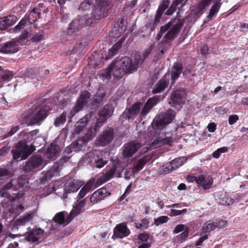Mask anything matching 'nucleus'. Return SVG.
Wrapping results in <instances>:
<instances>
[{"label":"nucleus","instance_id":"nucleus-1","mask_svg":"<svg viewBox=\"0 0 248 248\" xmlns=\"http://www.w3.org/2000/svg\"><path fill=\"white\" fill-rule=\"evenodd\" d=\"M111 0H85L80 5L79 10L86 11L88 10L91 4L93 5V11L90 14V16H87V18L93 20H97L104 16V14L108 11L109 8Z\"/></svg>","mask_w":248,"mask_h":248},{"label":"nucleus","instance_id":"nucleus-2","mask_svg":"<svg viewBox=\"0 0 248 248\" xmlns=\"http://www.w3.org/2000/svg\"><path fill=\"white\" fill-rule=\"evenodd\" d=\"M87 16H88L84 15L74 19L69 24L67 32L63 33L62 40L66 41L74 39L76 35V32L79 30L82 25H92L93 21L90 18H87Z\"/></svg>","mask_w":248,"mask_h":248},{"label":"nucleus","instance_id":"nucleus-3","mask_svg":"<svg viewBox=\"0 0 248 248\" xmlns=\"http://www.w3.org/2000/svg\"><path fill=\"white\" fill-rule=\"evenodd\" d=\"M183 23L178 18H175L169 22L167 24L162 26L160 28V32L157 35L159 40L162 34L167 31L165 35V38L168 40H170L176 38L180 32Z\"/></svg>","mask_w":248,"mask_h":248},{"label":"nucleus","instance_id":"nucleus-4","mask_svg":"<svg viewBox=\"0 0 248 248\" xmlns=\"http://www.w3.org/2000/svg\"><path fill=\"white\" fill-rule=\"evenodd\" d=\"M35 142L29 144L28 142L18 141L12 150L13 158L17 161L26 159L35 150Z\"/></svg>","mask_w":248,"mask_h":248},{"label":"nucleus","instance_id":"nucleus-5","mask_svg":"<svg viewBox=\"0 0 248 248\" xmlns=\"http://www.w3.org/2000/svg\"><path fill=\"white\" fill-rule=\"evenodd\" d=\"M119 62L118 60L114 61L100 74V76L107 79L110 78L111 75L116 78H122L126 73L122 65H118Z\"/></svg>","mask_w":248,"mask_h":248},{"label":"nucleus","instance_id":"nucleus-6","mask_svg":"<svg viewBox=\"0 0 248 248\" xmlns=\"http://www.w3.org/2000/svg\"><path fill=\"white\" fill-rule=\"evenodd\" d=\"M118 65H122L126 73H132L137 71L140 64L143 62L141 56L140 54L135 55L134 61L128 57H124L120 60Z\"/></svg>","mask_w":248,"mask_h":248},{"label":"nucleus","instance_id":"nucleus-7","mask_svg":"<svg viewBox=\"0 0 248 248\" xmlns=\"http://www.w3.org/2000/svg\"><path fill=\"white\" fill-rule=\"evenodd\" d=\"M43 162L44 159L41 156L39 155H32L23 166V170L27 173L33 171L42 166Z\"/></svg>","mask_w":248,"mask_h":248},{"label":"nucleus","instance_id":"nucleus-8","mask_svg":"<svg viewBox=\"0 0 248 248\" xmlns=\"http://www.w3.org/2000/svg\"><path fill=\"white\" fill-rule=\"evenodd\" d=\"M114 108L111 105H106L99 112V118L95 125V130H99L102 124L109 118L113 112Z\"/></svg>","mask_w":248,"mask_h":248},{"label":"nucleus","instance_id":"nucleus-9","mask_svg":"<svg viewBox=\"0 0 248 248\" xmlns=\"http://www.w3.org/2000/svg\"><path fill=\"white\" fill-rule=\"evenodd\" d=\"M118 164H115L110 167L106 172L105 174L102 175L96 182L95 186H98L101 184L105 183L109 179H111L113 175L116 172V177H121V172L118 170Z\"/></svg>","mask_w":248,"mask_h":248},{"label":"nucleus","instance_id":"nucleus-10","mask_svg":"<svg viewBox=\"0 0 248 248\" xmlns=\"http://www.w3.org/2000/svg\"><path fill=\"white\" fill-rule=\"evenodd\" d=\"M186 92L184 89H177L173 91L170 99L169 103L175 106L176 104H184L186 101Z\"/></svg>","mask_w":248,"mask_h":248},{"label":"nucleus","instance_id":"nucleus-11","mask_svg":"<svg viewBox=\"0 0 248 248\" xmlns=\"http://www.w3.org/2000/svg\"><path fill=\"white\" fill-rule=\"evenodd\" d=\"M90 96V93L87 91L83 92L81 93L77 101L75 107L74 109L71 111L72 117L74 116L76 113L81 110L84 106H86Z\"/></svg>","mask_w":248,"mask_h":248},{"label":"nucleus","instance_id":"nucleus-12","mask_svg":"<svg viewBox=\"0 0 248 248\" xmlns=\"http://www.w3.org/2000/svg\"><path fill=\"white\" fill-rule=\"evenodd\" d=\"M173 142L172 138L162 135L157 137L154 141L150 144V149H157L164 145H171Z\"/></svg>","mask_w":248,"mask_h":248},{"label":"nucleus","instance_id":"nucleus-13","mask_svg":"<svg viewBox=\"0 0 248 248\" xmlns=\"http://www.w3.org/2000/svg\"><path fill=\"white\" fill-rule=\"evenodd\" d=\"M141 147L140 143L134 141L125 144L123 152L124 157L125 158L132 156Z\"/></svg>","mask_w":248,"mask_h":248},{"label":"nucleus","instance_id":"nucleus-14","mask_svg":"<svg viewBox=\"0 0 248 248\" xmlns=\"http://www.w3.org/2000/svg\"><path fill=\"white\" fill-rule=\"evenodd\" d=\"M114 138V132L113 129L109 128L103 131L99 136L98 140V144L100 146H105L110 143Z\"/></svg>","mask_w":248,"mask_h":248},{"label":"nucleus","instance_id":"nucleus-15","mask_svg":"<svg viewBox=\"0 0 248 248\" xmlns=\"http://www.w3.org/2000/svg\"><path fill=\"white\" fill-rule=\"evenodd\" d=\"M104 96V93H97L96 95H94L91 102L87 106V107L92 110V112L96 111L98 107L103 104Z\"/></svg>","mask_w":248,"mask_h":248},{"label":"nucleus","instance_id":"nucleus-16","mask_svg":"<svg viewBox=\"0 0 248 248\" xmlns=\"http://www.w3.org/2000/svg\"><path fill=\"white\" fill-rule=\"evenodd\" d=\"M47 111L48 110L46 108L40 109L30 119L28 125H32L39 124L46 118L47 115Z\"/></svg>","mask_w":248,"mask_h":248},{"label":"nucleus","instance_id":"nucleus-17","mask_svg":"<svg viewBox=\"0 0 248 248\" xmlns=\"http://www.w3.org/2000/svg\"><path fill=\"white\" fill-rule=\"evenodd\" d=\"M87 155L89 157L93 156V160L96 168H101L107 163V161L104 159L102 154L99 150H94L89 153Z\"/></svg>","mask_w":248,"mask_h":248},{"label":"nucleus","instance_id":"nucleus-18","mask_svg":"<svg viewBox=\"0 0 248 248\" xmlns=\"http://www.w3.org/2000/svg\"><path fill=\"white\" fill-rule=\"evenodd\" d=\"M130 233L129 229L124 223L118 224L114 229V235L117 238H122Z\"/></svg>","mask_w":248,"mask_h":248},{"label":"nucleus","instance_id":"nucleus-19","mask_svg":"<svg viewBox=\"0 0 248 248\" xmlns=\"http://www.w3.org/2000/svg\"><path fill=\"white\" fill-rule=\"evenodd\" d=\"M85 203V200H83L76 203L73 206V208L71 211L68 218H67V224L69 223L76 216L78 215L84 211V206Z\"/></svg>","mask_w":248,"mask_h":248},{"label":"nucleus","instance_id":"nucleus-20","mask_svg":"<svg viewBox=\"0 0 248 248\" xmlns=\"http://www.w3.org/2000/svg\"><path fill=\"white\" fill-rule=\"evenodd\" d=\"M159 101V97L157 96H154L148 99L141 110L140 114V116H145L153 106L155 105Z\"/></svg>","mask_w":248,"mask_h":248},{"label":"nucleus","instance_id":"nucleus-21","mask_svg":"<svg viewBox=\"0 0 248 248\" xmlns=\"http://www.w3.org/2000/svg\"><path fill=\"white\" fill-rule=\"evenodd\" d=\"M212 178L209 175L204 176L203 174H200L198 177V186H202L204 190L210 189L213 184Z\"/></svg>","mask_w":248,"mask_h":248},{"label":"nucleus","instance_id":"nucleus-22","mask_svg":"<svg viewBox=\"0 0 248 248\" xmlns=\"http://www.w3.org/2000/svg\"><path fill=\"white\" fill-rule=\"evenodd\" d=\"M215 200L219 204L222 205H230L233 203V199L226 196L225 193L218 192L215 193Z\"/></svg>","mask_w":248,"mask_h":248},{"label":"nucleus","instance_id":"nucleus-23","mask_svg":"<svg viewBox=\"0 0 248 248\" xmlns=\"http://www.w3.org/2000/svg\"><path fill=\"white\" fill-rule=\"evenodd\" d=\"M60 148L55 143H52L47 148L45 154L47 158L54 159L59 155Z\"/></svg>","mask_w":248,"mask_h":248},{"label":"nucleus","instance_id":"nucleus-24","mask_svg":"<svg viewBox=\"0 0 248 248\" xmlns=\"http://www.w3.org/2000/svg\"><path fill=\"white\" fill-rule=\"evenodd\" d=\"M44 233V231L40 228L33 230L28 234L27 239L29 242H38L42 239Z\"/></svg>","mask_w":248,"mask_h":248},{"label":"nucleus","instance_id":"nucleus-25","mask_svg":"<svg viewBox=\"0 0 248 248\" xmlns=\"http://www.w3.org/2000/svg\"><path fill=\"white\" fill-rule=\"evenodd\" d=\"M107 191L105 188H100L95 191L90 198V202L96 203L102 200L107 196Z\"/></svg>","mask_w":248,"mask_h":248},{"label":"nucleus","instance_id":"nucleus-26","mask_svg":"<svg viewBox=\"0 0 248 248\" xmlns=\"http://www.w3.org/2000/svg\"><path fill=\"white\" fill-rule=\"evenodd\" d=\"M212 0H202L196 6H193L192 12L196 16L201 15L206 7L211 4Z\"/></svg>","mask_w":248,"mask_h":248},{"label":"nucleus","instance_id":"nucleus-27","mask_svg":"<svg viewBox=\"0 0 248 248\" xmlns=\"http://www.w3.org/2000/svg\"><path fill=\"white\" fill-rule=\"evenodd\" d=\"M16 20L14 16H9L0 18V29L4 30L13 25Z\"/></svg>","mask_w":248,"mask_h":248},{"label":"nucleus","instance_id":"nucleus-28","mask_svg":"<svg viewBox=\"0 0 248 248\" xmlns=\"http://www.w3.org/2000/svg\"><path fill=\"white\" fill-rule=\"evenodd\" d=\"M151 158L150 155H145L140 159L136 164L133 166L132 173H135L141 170L144 165L151 159Z\"/></svg>","mask_w":248,"mask_h":248},{"label":"nucleus","instance_id":"nucleus-29","mask_svg":"<svg viewBox=\"0 0 248 248\" xmlns=\"http://www.w3.org/2000/svg\"><path fill=\"white\" fill-rule=\"evenodd\" d=\"M167 76V75H165L163 78L160 79L155 86L153 90L154 93L161 92L165 90L169 83Z\"/></svg>","mask_w":248,"mask_h":248},{"label":"nucleus","instance_id":"nucleus-30","mask_svg":"<svg viewBox=\"0 0 248 248\" xmlns=\"http://www.w3.org/2000/svg\"><path fill=\"white\" fill-rule=\"evenodd\" d=\"M81 184L80 182L74 180L70 182L65 184V189L67 192H74L77 191L80 187Z\"/></svg>","mask_w":248,"mask_h":248},{"label":"nucleus","instance_id":"nucleus-31","mask_svg":"<svg viewBox=\"0 0 248 248\" xmlns=\"http://www.w3.org/2000/svg\"><path fill=\"white\" fill-rule=\"evenodd\" d=\"M183 66L181 64H175L171 69V82L173 84L182 73Z\"/></svg>","mask_w":248,"mask_h":248},{"label":"nucleus","instance_id":"nucleus-32","mask_svg":"<svg viewBox=\"0 0 248 248\" xmlns=\"http://www.w3.org/2000/svg\"><path fill=\"white\" fill-rule=\"evenodd\" d=\"M167 125L166 122L163 120V117L160 114L154 119L152 124L153 128L155 130L162 129Z\"/></svg>","mask_w":248,"mask_h":248},{"label":"nucleus","instance_id":"nucleus-33","mask_svg":"<svg viewBox=\"0 0 248 248\" xmlns=\"http://www.w3.org/2000/svg\"><path fill=\"white\" fill-rule=\"evenodd\" d=\"M33 216V214H27L20 216L16 220L15 224L16 226L25 225L26 223L32 221Z\"/></svg>","mask_w":248,"mask_h":248},{"label":"nucleus","instance_id":"nucleus-34","mask_svg":"<svg viewBox=\"0 0 248 248\" xmlns=\"http://www.w3.org/2000/svg\"><path fill=\"white\" fill-rule=\"evenodd\" d=\"M160 115L163 117V120L168 124L174 119L176 114L174 110L169 109L166 112L160 113Z\"/></svg>","mask_w":248,"mask_h":248},{"label":"nucleus","instance_id":"nucleus-35","mask_svg":"<svg viewBox=\"0 0 248 248\" xmlns=\"http://www.w3.org/2000/svg\"><path fill=\"white\" fill-rule=\"evenodd\" d=\"M17 51V48L14 43L8 42L1 48V51L5 53H13Z\"/></svg>","mask_w":248,"mask_h":248},{"label":"nucleus","instance_id":"nucleus-36","mask_svg":"<svg viewBox=\"0 0 248 248\" xmlns=\"http://www.w3.org/2000/svg\"><path fill=\"white\" fill-rule=\"evenodd\" d=\"M87 125V119L83 118L81 119L76 124L75 132L77 133H80L86 129Z\"/></svg>","mask_w":248,"mask_h":248},{"label":"nucleus","instance_id":"nucleus-37","mask_svg":"<svg viewBox=\"0 0 248 248\" xmlns=\"http://www.w3.org/2000/svg\"><path fill=\"white\" fill-rule=\"evenodd\" d=\"M41 9L37 7L34 8L29 14L28 20L31 23L35 22L39 17Z\"/></svg>","mask_w":248,"mask_h":248},{"label":"nucleus","instance_id":"nucleus-38","mask_svg":"<svg viewBox=\"0 0 248 248\" xmlns=\"http://www.w3.org/2000/svg\"><path fill=\"white\" fill-rule=\"evenodd\" d=\"M123 42V40L121 39L112 46L111 48L108 50V56L107 57L106 59H110L116 54L117 51L121 47Z\"/></svg>","mask_w":248,"mask_h":248},{"label":"nucleus","instance_id":"nucleus-39","mask_svg":"<svg viewBox=\"0 0 248 248\" xmlns=\"http://www.w3.org/2000/svg\"><path fill=\"white\" fill-rule=\"evenodd\" d=\"M141 106H142V104L141 103H137L133 105L132 107L128 110V118L130 119L131 117L138 113Z\"/></svg>","mask_w":248,"mask_h":248},{"label":"nucleus","instance_id":"nucleus-40","mask_svg":"<svg viewBox=\"0 0 248 248\" xmlns=\"http://www.w3.org/2000/svg\"><path fill=\"white\" fill-rule=\"evenodd\" d=\"M187 160L186 157H180L179 158H175L173 160L170 162V163L172 165L174 170L179 168L182 166L185 162Z\"/></svg>","mask_w":248,"mask_h":248},{"label":"nucleus","instance_id":"nucleus-41","mask_svg":"<svg viewBox=\"0 0 248 248\" xmlns=\"http://www.w3.org/2000/svg\"><path fill=\"white\" fill-rule=\"evenodd\" d=\"M84 143L81 140L80 138L78 141L73 142L67 149V150H71V152H77L80 150Z\"/></svg>","mask_w":248,"mask_h":248},{"label":"nucleus","instance_id":"nucleus-42","mask_svg":"<svg viewBox=\"0 0 248 248\" xmlns=\"http://www.w3.org/2000/svg\"><path fill=\"white\" fill-rule=\"evenodd\" d=\"M221 3L218 2H214L213 5L210 11V13L207 17L209 19H211L215 15H216L220 7Z\"/></svg>","mask_w":248,"mask_h":248},{"label":"nucleus","instance_id":"nucleus-43","mask_svg":"<svg viewBox=\"0 0 248 248\" xmlns=\"http://www.w3.org/2000/svg\"><path fill=\"white\" fill-rule=\"evenodd\" d=\"M98 130H95L94 128L93 131L92 128H90L87 131L85 136L80 138L81 140L83 141V142L85 143L88 142L95 135V133Z\"/></svg>","mask_w":248,"mask_h":248},{"label":"nucleus","instance_id":"nucleus-44","mask_svg":"<svg viewBox=\"0 0 248 248\" xmlns=\"http://www.w3.org/2000/svg\"><path fill=\"white\" fill-rule=\"evenodd\" d=\"M174 169L172 165L170 162H168L162 166L161 167L159 168V171L161 174L164 173H168L171 171L173 170Z\"/></svg>","mask_w":248,"mask_h":248},{"label":"nucleus","instance_id":"nucleus-45","mask_svg":"<svg viewBox=\"0 0 248 248\" xmlns=\"http://www.w3.org/2000/svg\"><path fill=\"white\" fill-rule=\"evenodd\" d=\"M66 214H67V213L63 211L57 214L53 218L54 221L60 224H64Z\"/></svg>","mask_w":248,"mask_h":248},{"label":"nucleus","instance_id":"nucleus-46","mask_svg":"<svg viewBox=\"0 0 248 248\" xmlns=\"http://www.w3.org/2000/svg\"><path fill=\"white\" fill-rule=\"evenodd\" d=\"M66 113L63 112L60 116L56 118L54 123V125L58 127L63 125L66 121Z\"/></svg>","mask_w":248,"mask_h":248},{"label":"nucleus","instance_id":"nucleus-47","mask_svg":"<svg viewBox=\"0 0 248 248\" xmlns=\"http://www.w3.org/2000/svg\"><path fill=\"white\" fill-rule=\"evenodd\" d=\"M149 224V221L147 219H143L140 222L136 223L137 228L143 230L146 229Z\"/></svg>","mask_w":248,"mask_h":248},{"label":"nucleus","instance_id":"nucleus-48","mask_svg":"<svg viewBox=\"0 0 248 248\" xmlns=\"http://www.w3.org/2000/svg\"><path fill=\"white\" fill-rule=\"evenodd\" d=\"M120 24L119 23H116L115 24L114 27L112 30V33H114L116 32L115 34L116 35V37L120 36L124 31L125 29H123V28H119Z\"/></svg>","mask_w":248,"mask_h":248},{"label":"nucleus","instance_id":"nucleus-49","mask_svg":"<svg viewBox=\"0 0 248 248\" xmlns=\"http://www.w3.org/2000/svg\"><path fill=\"white\" fill-rule=\"evenodd\" d=\"M217 225L215 222L208 223L206 226L202 228V232H206L213 231L217 228Z\"/></svg>","mask_w":248,"mask_h":248},{"label":"nucleus","instance_id":"nucleus-50","mask_svg":"<svg viewBox=\"0 0 248 248\" xmlns=\"http://www.w3.org/2000/svg\"><path fill=\"white\" fill-rule=\"evenodd\" d=\"M169 218L167 216H161L154 220V224L156 226H158L164 223H166L168 220Z\"/></svg>","mask_w":248,"mask_h":248},{"label":"nucleus","instance_id":"nucleus-51","mask_svg":"<svg viewBox=\"0 0 248 248\" xmlns=\"http://www.w3.org/2000/svg\"><path fill=\"white\" fill-rule=\"evenodd\" d=\"M227 151V148L226 147L218 148L213 153V156L216 158H218L220 156L221 153H225Z\"/></svg>","mask_w":248,"mask_h":248},{"label":"nucleus","instance_id":"nucleus-52","mask_svg":"<svg viewBox=\"0 0 248 248\" xmlns=\"http://www.w3.org/2000/svg\"><path fill=\"white\" fill-rule=\"evenodd\" d=\"M163 14V13H162V10H160V9H157L154 21V24L155 25H157L159 23Z\"/></svg>","mask_w":248,"mask_h":248},{"label":"nucleus","instance_id":"nucleus-53","mask_svg":"<svg viewBox=\"0 0 248 248\" xmlns=\"http://www.w3.org/2000/svg\"><path fill=\"white\" fill-rule=\"evenodd\" d=\"M39 132L38 130H33L31 132H30L29 133H26L24 131H22L20 132V136H28L29 135H30L31 137H33L34 136H36Z\"/></svg>","mask_w":248,"mask_h":248},{"label":"nucleus","instance_id":"nucleus-54","mask_svg":"<svg viewBox=\"0 0 248 248\" xmlns=\"http://www.w3.org/2000/svg\"><path fill=\"white\" fill-rule=\"evenodd\" d=\"M149 238V236L147 233H141L138 235V239L144 242H147Z\"/></svg>","mask_w":248,"mask_h":248},{"label":"nucleus","instance_id":"nucleus-55","mask_svg":"<svg viewBox=\"0 0 248 248\" xmlns=\"http://www.w3.org/2000/svg\"><path fill=\"white\" fill-rule=\"evenodd\" d=\"M13 182H14V180H13L11 182H9L6 185H5L4 186L2 187L0 190V193H1L2 195H4L5 190L9 189L13 186Z\"/></svg>","mask_w":248,"mask_h":248},{"label":"nucleus","instance_id":"nucleus-56","mask_svg":"<svg viewBox=\"0 0 248 248\" xmlns=\"http://www.w3.org/2000/svg\"><path fill=\"white\" fill-rule=\"evenodd\" d=\"M10 147L4 146L0 150V158L5 156L10 151Z\"/></svg>","mask_w":248,"mask_h":248},{"label":"nucleus","instance_id":"nucleus-57","mask_svg":"<svg viewBox=\"0 0 248 248\" xmlns=\"http://www.w3.org/2000/svg\"><path fill=\"white\" fill-rule=\"evenodd\" d=\"M44 36L42 34L39 33H36L35 35H34L31 38V40L33 42H38L42 40L43 39Z\"/></svg>","mask_w":248,"mask_h":248},{"label":"nucleus","instance_id":"nucleus-58","mask_svg":"<svg viewBox=\"0 0 248 248\" xmlns=\"http://www.w3.org/2000/svg\"><path fill=\"white\" fill-rule=\"evenodd\" d=\"M239 119L237 115H231L229 117V124L230 125L234 124Z\"/></svg>","mask_w":248,"mask_h":248},{"label":"nucleus","instance_id":"nucleus-59","mask_svg":"<svg viewBox=\"0 0 248 248\" xmlns=\"http://www.w3.org/2000/svg\"><path fill=\"white\" fill-rule=\"evenodd\" d=\"M95 183L94 180H92L89 181L83 187H84V189H86L87 190H88L89 192L94 185Z\"/></svg>","mask_w":248,"mask_h":248},{"label":"nucleus","instance_id":"nucleus-60","mask_svg":"<svg viewBox=\"0 0 248 248\" xmlns=\"http://www.w3.org/2000/svg\"><path fill=\"white\" fill-rule=\"evenodd\" d=\"M185 226L183 224L177 225L173 230L174 233H177L185 230Z\"/></svg>","mask_w":248,"mask_h":248},{"label":"nucleus","instance_id":"nucleus-61","mask_svg":"<svg viewBox=\"0 0 248 248\" xmlns=\"http://www.w3.org/2000/svg\"><path fill=\"white\" fill-rule=\"evenodd\" d=\"M187 212L186 209H184L182 210H171V213L174 216H178L182 214H184Z\"/></svg>","mask_w":248,"mask_h":248},{"label":"nucleus","instance_id":"nucleus-62","mask_svg":"<svg viewBox=\"0 0 248 248\" xmlns=\"http://www.w3.org/2000/svg\"><path fill=\"white\" fill-rule=\"evenodd\" d=\"M19 127L18 125H16V126L13 127L12 128H11V129L10 130V131L9 132L7 135L5 137L6 138V137H8L10 136H12L16 131H17L19 130Z\"/></svg>","mask_w":248,"mask_h":248},{"label":"nucleus","instance_id":"nucleus-63","mask_svg":"<svg viewBox=\"0 0 248 248\" xmlns=\"http://www.w3.org/2000/svg\"><path fill=\"white\" fill-rule=\"evenodd\" d=\"M26 23V20H21L19 22L18 24L15 27V31H19L20 29L22 28L25 26Z\"/></svg>","mask_w":248,"mask_h":248},{"label":"nucleus","instance_id":"nucleus-64","mask_svg":"<svg viewBox=\"0 0 248 248\" xmlns=\"http://www.w3.org/2000/svg\"><path fill=\"white\" fill-rule=\"evenodd\" d=\"M215 223L217 225V228H219V229L223 228L227 225L226 221H224V220H220L218 222H216Z\"/></svg>","mask_w":248,"mask_h":248}]
</instances>
